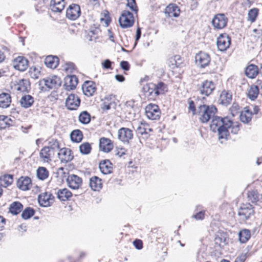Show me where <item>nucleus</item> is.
<instances>
[{
    "instance_id": "1",
    "label": "nucleus",
    "mask_w": 262,
    "mask_h": 262,
    "mask_svg": "<svg viewBox=\"0 0 262 262\" xmlns=\"http://www.w3.org/2000/svg\"><path fill=\"white\" fill-rule=\"evenodd\" d=\"M240 123L233 122L229 117L215 118L210 125V129L215 133L217 132L219 139H227L229 135L228 129L231 128V132L237 134L239 130Z\"/></svg>"
},
{
    "instance_id": "2",
    "label": "nucleus",
    "mask_w": 262,
    "mask_h": 262,
    "mask_svg": "<svg viewBox=\"0 0 262 262\" xmlns=\"http://www.w3.org/2000/svg\"><path fill=\"white\" fill-rule=\"evenodd\" d=\"M60 148L59 143L56 140H52L49 145L43 147L39 152V158L43 162L49 163L54 158Z\"/></svg>"
},
{
    "instance_id": "3",
    "label": "nucleus",
    "mask_w": 262,
    "mask_h": 262,
    "mask_svg": "<svg viewBox=\"0 0 262 262\" xmlns=\"http://www.w3.org/2000/svg\"><path fill=\"white\" fill-rule=\"evenodd\" d=\"M217 112V108L214 105H207L205 104L200 105L198 107L196 114L199 116V120L203 123H207L211 118V122L210 126L212 124V121L215 118L219 117L215 116Z\"/></svg>"
},
{
    "instance_id": "4",
    "label": "nucleus",
    "mask_w": 262,
    "mask_h": 262,
    "mask_svg": "<svg viewBox=\"0 0 262 262\" xmlns=\"http://www.w3.org/2000/svg\"><path fill=\"white\" fill-rule=\"evenodd\" d=\"M61 84L60 78L55 75L43 78L38 82V85L40 86L41 90H43L44 86L49 89H57L61 85Z\"/></svg>"
},
{
    "instance_id": "5",
    "label": "nucleus",
    "mask_w": 262,
    "mask_h": 262,
    "mask_svg": "<svg viewBox=\"0 0 262 262\" xmlns=\"http://www.w3.org/2000/svg\"><path fill=\"white\" fill-rule=\"evenodd\" d=\"M254 210L253 206L249 203H243L238 210V215L242 222L249 220L254 214Z\"/></svg>"
},
{
    "instance_id": "6",
    "label": "nucleus",
    "mask_w": 262,
    "mask_h": 262,
    "mask_svg": "<svg viewBox=\"0 0 262 262\" xmlns=\"http://www.w3.org/2000/svg\"><path fill=\"white\" fill-rule=\"evenodd\" d=\"M119 22L122 28L132 27L134 23L133 14L128 11H124L119 19Z\"/></svg>"
},
{
    "instance_id": "7",
    "label": "nucleus",
    "mask_w": 262,
    "mask_h": 262,
    "mask_svg": "<svg viewBox=\"0 0 262 262\" xmlns=\"http://www.w3.org/2000/svg\"><path fill=\"white\" fill-rule=\"evenodd\" d=\"M145 113L147 118L152 120H158L161 115V111L156 104H149L145 107Z\"/></svg>"
},
{
    "instance_id": "8",
    "label": "nucleus",
    "mask_w": 262,
    "mask_h": 262,
    "mask_svg": "<svg viewBox=\"0 0 262 262\" xmlns=\"http://www.w3.org/2000/svg\"><path fill=\"white\" fill-rule=\"evenodd\" d=\"M66 181L68 186L74 190L79 189L82 184V178L74 174H69L66 178Z\"/></svg>"
},
{
    "instance_id": "9",
    "label": "nucleus",
    "mask_w": 262,
    "mask_h": 262,
    "mask_svg": "<svg viewBox=\"0 0 262 262\" xmlns=\"http://www.w3.org/2000/svg\"><path fill=\"white\" fill-rule=\"evenodd\" d=\"M216 44L219 50L225 51L231 44V38L226 33L221 34L217 38Z\"/></svg>"
},
{
    "instance_id": "10",
    "label": "nucleus",
    "mask_w": 262,
    "mask_h": 262,
    "mask_svg": "<svg viewBox=\"0 0 262 262\" xmlns=\"http://www.w3.org/2000/svg\"><path fill=\"white\" fill-rule=\"evenodd\" d=\"M80 99L75 94H70L66 100V106L68 110H76L80 105Z\"/></svg>"
},
{
    "instance_id": "11",
    "label": "nucleus",
    "mask_w": 262,
    "mask_h": 262,
    "mask_svg": "<svg viewBox=\"0 0 262 262\" xmlns=\"http://www.w3.org/2000/svg\"><path fill=\"white\" fill-rule=\"evenodd\" d=\"M228 18L224 14L215 15L212 20L213 26L215 29H221L225 28L227 24Z\"/></svg>"
},
{
    "instance_id": "12",
    "label": "nucleus",
    "mask_w": 262,
    "mask_h": 262,
    "mask_svg": "<svg viewBox=\"0 0 262 262\" xmlns=\"http://www.w3.org/2000/svg\"><path fill=\"white\" fill-rule=\"evenodd\" d=\"M118 139L123 142L129 143L133 138V131L126 127H122L118 132Z\"/></svg>"
},
{
    "instance_id": "13",
    "label": "nucleus",
    "mask_w": 262,
    "mask_h": 262,
    "mask_svg": "<svg viewBox=\"0 0 262 262\" xmlns=\"http://www.w3.org/2000/svg\"><path fill=\"white\" fill-rule=\"evenodd\" d=\"M81 13L80 8L78 5L73 4L70 5L67 10V17L71 20L76 19Z\"/></svg>"
},
{
    "instance_id": "14",
    "label": "nucleus",
    "mask_w": 262,
    "mask_h": 262,
    "mask_svg": "<svg viewBox=\"0 0 262 262\" xmlns=\"http://www.w3.org/2000/svg\"><path fill=\"white\" fill-rule=\"evenodd\" d=\"M54 199V196L47 192L40 194L38 197V202L42 207L50 206L53 203Z\"/></svg>"
},
{
    "instance_id": "15",
    "label": "nucleus",
    "mask_w": 262,
    "mask_h": 262,
    "mask_svg": "<svg viewBox=\"0 0 262 262\" xmlns=\"http://www.w3.org/2000/svg\"><path fill=\"white\" fill-rule=\"evenodd\" d=\"M215 89V84L212 81L205 80L202 82L200 88V93L202 95L208 96L212 93Z\"/></svg>"
},
{
    "instance_id": "16",
    "label": "nucleus",
    "mask_w": 262,
    "mask_h": 262,
    "mask_svg": "<svg viewBox=\"0 0 262 262\" xmlns=\"http://www.w3.org/2000/svg\"><path fill=\"white\" fill-rule=\"evenodd\" d=\"M58 158L60 160L62 163H67L71 160L74 158L72 155V150L68 148H62L59 150V151L57 152Z\"/></svg>"
},
{
    "instance_id": "17",
    "label": "nucleus",
    "mask_w": 262,
    "mask_h": 262,
    "mask_svg": "<svg viewBox=\"0 0 262 262\" xmlns=\"http://www.w3.org/2000/svg\"><path fill=\"white\" fill-rule=\"evenodd\" d=\"M14 68L20 71H25L28 67V60L23 56H18L13 60Z\"/></svg>"
},
{
    "instance_id": "18",
    "label": "nucleus",
    "mask_w": 262,
    "mask_h": 262,
    "mask_svg": "<svg viewBox=\"0 0 262 262\" xmlns=\"http://www.w3.org/2000/svg\"><path fill=\"white\" fill-rule=\"evenodd\" d=\"M195 61L201 68H205L210 62V57L208 54L200 52L195 56Z\"/></svg>"
},
{
    "instance_id": "19",
    "label": "nucleus",
    "mask_w": 262,
    "mask_h": 262,
    "mask_svg": "<svg viewBox=\"0 0 262 262\" xmlns=\"http://www.w3.org/2000/svg\"><path fill=\"white\" fill-rule=\"evenodd\" d=\"M78 81V78L75 75H68L64 78L63 86L67 91L73 90L76 88Z\"/></svg>"
},
{
    "instance_id": "20",
    "label": "nucleus",
    "mask_w": 262,
    "mask_h": 262,
    "mask_svg": "<svg viewBox=\"0 0 262 262\" xmlns=\"http://www.w3.org/2000/svg\"><path fill=\"white\" fill-rule=\"evenodd\" d=\"M155 84L152 83H147L143 86V91L149 100H155L157 97V94H155Z\"/></svg>"
},
{
    "instance_id": "21",
    "label": "nucleus",
    "mask_w": 262,
    "mask_h": 262,
    "mask_svg": "<svg viewBox=\"0 0 262 262\" xmlns=\"http://www.w3.org/2000/svg\"><path fill=\"white\" fill-rule=\"evenodd\" d=\"M165 13L168 17H178L180 15V9L176 4H170L166 7Z\"/></svg>"
},
{
    "instance_id": "22",
    "label": "nucleus",
    "mask_w": 262,
    "mask_h": 262,
    "mask_svg": "<svg viewBox=\"0 0 262 262\" xmlns=\"http://www.w3.org/2000/svg\"><path fill=\"white\" fill-rule=\"evenodd\" d=\"M99 148L100 150L105 152H108L113 148L112 141L108 138L102 137L99 139Z\"/></svg>"
},
{
    "instance_id": "23",
    "label": "nucleus",
    "mask_w": 262,
    "mask_h": 262,
    "mask_svg": "<svg viewBox=\"0 0 262 262\" xmlns=\"http://www.w3.org/2000/svg\"><path fill=\"white\" fill-rule=\"evenodd\" d=\"M82 89L85 96H92L96 91L95 83L93 81H86L83 84Z\"/></svg>"
},
{
    "instance_id": "24",
    "label": "nucleus",
    "mask_w": 262,
    "mask_h": 262,
    "mask_svg": "<svg viewBox=\"0 0 262 262\" xmlns=\"http://www.w3.org/2000/svg\"><path fill=\"white\" fill-rule=\"evenodd\" d=\"M232 99V93L228 90H223L220 95L219 102L224 106H227L231 103Z\"/></svg>"
},
{
    "instance_id": "25",
    "label": "nucleus",
    "mask_w": 262,
    "mask_h": 262,
    "mask_svg": "<svg viewBox=\"0 0 262 262\" xmlns=\"http://www.w3.org/2000/svg\"><path fill=\"white\" fill-rule=\"evenodd\" d=\"M31 186V180L28 177H21L17 182V187L24 191L30 189Z\"/></svg>"
},
{
    "instance_id": "26",
    "label": "nucleus",
    "mask_w": 262,
    "mask_h": 262,
    "mask_svg": "<svg viewBox=\"0 0 262 262\" xmlns=\"http://www.w3.org/2000/svg\"><path fill=\"white\" fill-rule=\"evenodd\" d=\"M99 169L104 174H110L113 172V164L109 160H104L99 163Z\"/></svg>"
},
{
    "instance_id": "27",
    "label": "nucleus",
    "mask_w": 262,
    "mask_h": 262,
    "mask_svg": "<svg viewBox=\"0 0 262 262\" xmlns=\"http://www.w3.org/2000/svg\"><path fill=\"white\" fill-rule=\"evenodd\" d=\"M14 89L20 92L28 93L30 90V84L28 80L22 79L14 85Z\"/></svg>"
},
{
    "instance_id": "28",
    "label": "nucleus",
    "mask_w": 262,
    "mask_h": 262,
    "mask_svg": "<svg viewBox=\"0 0 262 262\" xmlns=\"http://www.w3.org/2000/svg\"><path fill=\"white\" fill-rule=\"evenodd\" d=\"M65 6L64 0H51L50 3V8L54 12H61Z\"/></svg>"
},
{
    "instance_id": "29",
    "label": "nucleus",
    "mask_w": 262,
    "mask_h": 262,
    "mask_svg": "<svg viewBox=\"0 0 262 262\" xmlns=\"http://www.w3.org/2000/svg\"><path fill=\"white\" fill-rule=\"evenodd\" d=\"M248 201L256 204L258 202H262V196L256 190H249L247 192Z\"/></svg>"
},
{
    "instance_id": "30",
    "label": "nucleus",
    "mask_w": 262,
    "mask_h": 262,
    "mask_svg": "<svg viewBox=\"0 0 262 262\" xmlns=\"http://www.w3.org/2000/svg\"><path fill=\"white\" fill-rule=\"evenodd\" d=\"M11 103V97L9 93L0 94V107L6 108L10 106Z\"/></svg>"
},
{
    "instance_id": "31",
    "label": "nucleus",
    "mask_w": 262,
    "mask_h": 262,
    "mask_svg": "<svg viewBox=\"0 0 262 262\" xmlns=\"http://www.w3.org/2000/svg\"><path fill=\"white\" fill-rule=\"evenodd\" d=\"M102 180L97 176H94L90 179V187L94 191H99L102 187Z\"/></svg>"
},
{
    "instance_id": "32",
    "label": "nucleus",
    "mask_w": 262,
    "mask_h": 262,
    "mask_svg": "<svg viewBox=\"0 0 262 262\" xmlns=\"http://www.w3.org/2000/svg\"><path fill=\"white\" fill-rule=\"evenodd\" d=\"M34 102V98L30 95H25L20 99V105L25 108L31 107Z\"/></svg>"
},
{
    "instance_id": "33",
    "label": "nucleus",
    "mask_w": 262,
    "mask_h": 262,
    "mask_svg": "<svg viewBox=\"0 0 262 262\" xmlns=\"http://www.w3.org/2000/svg\"><path fill=\"white\" fill-rule=\"evenodd\" d=\"M45 63L48 68H56L59 63V59L57 56L49 55L45 60Z\"/></svg>"
},
{
    "instance_id": "34",
    "label": "nucleus",
    "mask_w": 262,
    "mask_h": 262,
    "mask_svg": "<svg viewBox=\"0 0 262 262\" xmlns=\"http://www.w3.org/2000/svg\"><path fill=\"white\" fill-rule=\"evenodd\" d=\"M13 125V121L6 116L0 115V129H5Z\"/></svg>"
},
{
    "instance_id": "35",
    "label": "nucleus",
    "mask_w": 262,
    "mask_h": 262,
    "mask_svg": "<svg viewBox=\"0 0 262 262\" xmlns=\"http://www.w3.org/2000/svg\"><path fill=\"white\" fill-rule=\"evenodd\" d=\"M258 73V68L256 66L251 64L245 70L246 75L250 78H254Z\"/></svg>"
},
{
    "instance_id": "36",
    "label": "nucleus",
    "mask_w": 262,
    "mask_h": 262,
    "mask_svg": "<svg viewBox=\"0 0 262 262\" xmlns=\"http://www.w3.org/2000/svg\"><path fill=\"white\" fill-rule=\"evenodd\" d=\"M57 198L61 201H66L72 196V193L67 188L59 189L57 193Z\"/></svg>"
},
{
    "instance_id": "37",
    "label": "nucleus",
    "mask_w": 262,
    "mask_h": 262,
    "mask_svg": "<svg viewBox=\"0 0 262 262\" xmlns=\"http://www.w3.org/2000/svg\"><path fill=\"white\" fill-rule=\"evenodd\" d=\"M23 205L18 202H14L9 207V212L14 215L19 213L23 209Z\"/></svg>"
},
{
    "instance_id": "38",
    "label": "nucleus",
    "mask_w": 262,
    "mask_h": 262,
    "mask_svg": "<svg viewBox=\"0 0 262 262\" xmlns=\"http://www.w3.org/2000/svg\"><path fill=\"white\" fill-rule=\"evenodd\" d=\"M12 182L13 175L12 174H4L0 177V185L4 187H7Z\"/></svg>"
},
{
    "instance_id": "39",
    "label": "nucleus",
    "mask_w": 262,
    "mask_h": 262,
    "mask_svg": "<svg viewBox=\"0 0 262 262\" xmlns=\"http://www.w3.org/2000/svg\"><path fill=\"white\" fill-rule=\"evenodd\" d=\"M70 138L73 142L79 143L83 138L82 132L79 129L74 130L70 134Z\"/></svg>"
},
{
    "instance_id": "40",
    "label": "nucleus",
    "mask_w": 262,
    "mask_h": 262,
    "mask_svg": "<svg viewBox=\"0 0 262 262\" xmlns=\"http://www.w3.org/2000/svg\"><path fill=\"white\" fill-rule=\"evenodd\" d=\"M250 236V231L248 229H244L238 233L239 241L242 243H246Z\"/></svg>"
},
{
    "instance_id": "41",
    "label": "nucleus",
    "mask_w": 262,
    "mask_h": 262,
    "mask_svg": "<svg viewBox=\"0 0 262 262\" xmlns=\"http://www.w3.org/2000/svg\"><path fill=\"white\" fill-rule=\"evenodd\" d=\"M155 93L157 96L161 94H164L167 91V85L163 82H160L155 84Z\"/></svg>"
},
{
    "instance_id": "42",
    "label": "nucleus",
    "mask_w": 262,
    "mask_h": 262,
    "mask_svg": "<svg viewBox=\"0 0 262 262\" xmlns=\"http://www.w3.org/2000/svg\"><path fill=\"white\" fill-rule=\"evenodd\" d=\"M78 119L82 124H87L91 121V116L87 111H83L79 114Z\"/></svg>"
},
{
    "instance_id": "43",
    "label": "nucleus",
    "mask_w": 262,
    "mask_h": 262,
    "mask_svg": "<svg viewBox=\"0 0 262 262\" xmlns=\"http://www.w3.org/2000/svg\"><path fill=\"white\" fill-rule=\"evenodd\" d=\"M258 12L259 10L256 8L249 10L248 13L247 20L251 23L255 22L258 15Z\"/></svg>"
},
{
    "instance_id": "44",
    "label": "nucleus",
    "mask_w": 262,
    "mask_h": 262,
    "mask_svg": "<svg viewBox=\"0 0 262 262\" xmlns=\"http://www.w3.org/2000/svg\"><path fill=\"white\" fill-rule=\"evenodd\" d=\"M170 63L172 65H175L177 68H182L184 66L183 59L179 55H174L170 59Z\"/></svg>"
},
{
    "instance_id": "45",
    "label": "nucleus",
    "mask_w": 262,
    "mask_h": 262,
    "mask_svg": "<svg viewBox=\"0 0 262 262\" xmlns=\"http://www.w3.org/2000/svg\"><path fill=\"white\" fill-rule=\"evenodd\" d=\"M259 93V89L257 85H252L249 90L248 97L252 100L255 99Z\"/></svg>"
},
{
    "instance_id": "46",
    "label": "nucleus",
    "mask_w": 262,
    "mask_h": 262,
    "mask_svg": "<svg viewBox=\"0 0 262 262\" xmlns=\"http://www.w3.org/2000/svg\"><path fill=\"white\" fill-rule=\"evenodd\" d=\"M37 176L39 179L44 180L49 176V171L46 168L40 167L37 170Z\"/></svg>"
},
{
    "instance_id": "47",
    "label": "nucleus",
    "mask_w": 262,
    "mask_h": 262,
    "mask_svg": "<svg viewBox=\"0 0 262 262\" xmlns=\"http://www.w3.org/2000/svg\"><path fill=\"white\" fill-rule=\"evenodd\" d=\"M92 147L88 142H84L79 146L80 152L83 155H88L91 152Z\"/></svg>"
},
{
    "instance_id": "48",
    "label": "nucleus",
    "mask_w": 262,
    "mask_h": 262,
    "mask_svg": "<svg viewBox=\"0 0 262 262\" xmlns=\"http://www.w3.org/2000/svg\"><path fill=\"white\" fill-rule=\"evenodd\" d=\"M35 213L34 209L27 207L21 213V217L25 220H27L32 217Z\"/></svg>"
},
{
    "instance_id": "49",
    "label": "nucleus",
    "mask_w": 262,
    "mask_h": 262,
    "mask_svg": "<svg viewBox=\"0 0 262 262\" xmlns=\"http://www.w3.org/2000/svg\"><path fill=\"white\" fill-rule=\"evenodd\" d=\"M100 30L98 28H94L91 27L88 33V35L90 36V38L89 40L90 41H92L93 39H96L97 38L98 35L99 33H100Z\"/></svg>"
},
{
    "instance_id": "50",
    "label": "nucleus",
    "mask_w": 262,
    "mask_h": 262,
    "mask_svg": "<svg viewBox=\"0 0 262 262\" xmlns=\"http://www.w3.org/2000/svg\"><path fill=\"white\" fill-rule=\"evenodd\" d=\"M29 73L30 77L34 79L38 78L40 75V71L39 69L34 67L30 68Z\"/></svg>"
},
{
    "instance_id": "51",
    "label": "nucleus",
    "mask_w": 262,
    "mask_h": 262,
    "mask_svg": "<svg viewBox=\"0 0 262 262\" xmlns=\"http://www.w3.org/2000/svg\"><path fill=\"white\" fill-rule=\"evenodd\" d=\"M251 114L249 111L242 112L240 114V120L244 123H248L251 119Z\"/></svg>"
},
{
    "instance_id": "52",
    "label": "nucleus",
    "mask_w": 262,
    "mask_h": 262,
    "mask_svg": "<svg viewBox=\"0 0 262 262\" xmlns=\"http://www.w3.org/2000/svg\"><path fill=\"white\" fill-rule=\"evenodd\" d=\"M239 109V105L236 103H233L230 108V111L231 115L233 116H235L238 113V110Z\"/></svg>"
},
{
    "instance_id": "53",
    "label": "nucleus",
    "mask_w": 262,
    "mask_h": 262,
    "mask_svg": "<svg viewBox=\"0 0 262 262\" xmlns=\"http://www.w3.org/2000/svg\"><path fill=\"white\" fill-rule=\"evenodd\" d=\"M127 6L133 11L137 12V6L135 0H127Z\"/></svg>"
},
{
    "instance_id": "54",
    "label": "nucleus",
    "mask_w": 262,
    "mask_h": 262,
    "mask_svg": "<svg viewBox=\"0 0 262 262\" xmlns=\"http://www.w3.org/2000/svg\"><path fill=\"white\" fill-rule=\"evenodd\" d=\"M64 69L68 73H72L75 70V65L72 62H67L65 64Z\"/></svg>"
},
{
    "instance_id": "55",
    "label": "nucleus",
    "mask_w": 262,
    "mask_h": 262,
    "mask_svg": "<svg viewBox=\"0 0 262 262\" xmlns=\"http://www.w3.org/2000/svg\"><path fill=\"white\" fill-rule=\"evenodd\" d=\"M205 211H200L198 213L192 215V217L196 220H202L204 218Z\"/></svg>"
},
{
    "instance_id": "56",
    "label": "nucleus",
    "mask_w": 262,
    "mask_h": 262,
    "mask_svg": "<svg viewBox=\"0 0 262 262\" xmlns=\"http://www.w3.org/2000/svg\"><path fill=\"white\" fill-rule=\"evenodd\" d=\"M126 154V150L124 148L117 147L115 149V155L119 157H121L122 156Z\"/></svg>"
},
{
    "instance_id": "57",
    "label": "nucleus",
    "mask_w": 262,
    "mask_h": 262,
    "mask_svg": "<svg viewBox=\"0 0 262 262\" xmlns=\"http://www.w3.org/2000/svg\"><path fill=\"white\" fill-rule=\"evenodd\" d=\"M120 67L123 70H124L125 71L129 70V68H130L129 63L126 61H121Z\"/></svg>"
},
{
    "instance_id": "58",
    "label": "nucleus",
    "mask_w": 262,
    "mask_h": 262,
    "mask_svg": "<svg viewBox=\"0 0 262 262\" xmlns=\"http://www.w3.org/2000/svg\"><path fill=\"white\" fill-rule=\"evenodd\" d=\"M133 244L134 246L138 250H140L143 247L142 242L140 239H136L134 242Z\"/></svg>"
},
{
    "instance_id": "59",
    "label": "nucleus",
    "mask_w": 262,
    "mask_h": 262,
    "mask_svg": "<svg viewBox=\"0 0 262 262\" xmlns=\"http://www.w3.org/2000/svg\"><path fill=\"white\" fill-rule=\"evenodd\" d=\"M137 132L138 134H140L141 135L147 134L146 129L141 125H140L137 127Z\"/></svg>"
},
{
    "instance_id": "60",
    "label": "nucleus",
    "mask_w": 262,
    "mask_h": 262,
    "mask_svg": "<svg viewBox=\"0 0 262 262\" xmlns=\"http://www.w3.org/2000/svg\"><path fill=\"white\" fill-rule=\"evenodd\" d=\"M67 169H65L63 167H60L58 169V173H61V176L62 178H66L67 174H68V172H67Z\"/></svg>"
},
{
    "instance_id": "61",
    "label": "nucleus",
    "mask_w": 262,
    "mask_h": 262,
    "mask_svg": "<svg viewBox=\"0 0 262 262\" xmlns=\"http://www.w3.org/2000/svg\"><path fill=\"white\" fill-rule=\"evenodd\" d=\"M112 63L113 62L112 61H111L109 59H106L102 63V66H103V68H104V69H112V68H111V65H112Z\"/></svg>"
},
{
    "instance_id": "62",
    "label": "nucleus",
    "mask_w": 262,
    "mask_h": 262,
    "mask_svg": "<svg viewBox=\"0 0 262 262\" xmlns=\"http://www.w3.org/2000/svg\"><path fill=\"white\" fill-rule=\"evenodd\" d=\"M189 109L192 112L193 115L196 114L194 103L192 100L189 101Z\"/></svg>"
},
{
    "instance_id": "63",
    "label": "nucleus",
    "mask_w": 262,
    "mask_h": 262,
    "mask_svg": "<svg viewBox=\"0 0 262 262\" xmlns=\"http://www.w3.org/2000/svg\"><path fill=\"white\" fill-rule=\"evenodd\" d=\"M141 35V31L140 28H138L136 31V43L138 41V40L140 38Z\"/></svg>"
},
{
    "instance_id": "64",
    "label": "nucleus",
    "mask_w": 262,
    "mask_h": 262,
    "mask_svg": "<svg viewBox=\"0 0 262 262\" xmlns=\"http://www.w3.org/2000/svg\"><path fill=\"white\" fill-rule=\"evenodd\" d=\"M5 224H6V220H5V219L3 216H0V227H1V230H2L3 229Z\"/></svg>"
}]
</instances>
